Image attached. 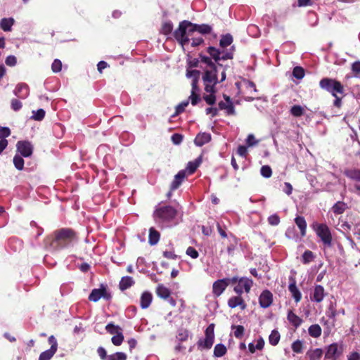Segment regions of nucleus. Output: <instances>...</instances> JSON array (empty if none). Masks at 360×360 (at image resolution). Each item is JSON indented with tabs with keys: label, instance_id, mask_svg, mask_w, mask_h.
Instances as JSON below:
<instances>
[{
	"label": "nucleus",
	"instance_id": "obj_1",
	"mask_svg": "<svg viewBox=\"0 0 360 360\" xmlns=\"http://www.w3.org/2000/svg\"><path fill=\"white\" fill-rule=\"evenodd\" d=\"M77 240V233L73 229L62 228L52 233L50 245L55 250H61L71 246Z\"/></svg>",
	"mask_w": 360,
	"mask_h": 360
},
{
	"label": "nucleus",
	"instance_id": "obj_2",
	"mask_svg": "<svg viewBox=\"0 0 360 360\" xmlns=\"http://www.w3.org/2000/svg\"><path fill=\"white\" fill-rule=\"evenodd\" d=\"M196 31L197 24H179V28L174 32V37L184 46L188 43L189 37Z\"/></svg>",
	"mask_w": 360,
	"mask_h": 360
},
{
	"label": "nucleus",
	"instance_id": "obj_3",
	"mask_svg": "<svg viewBox=\"0 0 360 360\" xmlns=\"http://www.w3.org/2000/svg\"><path fill=\"white\" fill-rule=\"evenodd\" d=\"M176 210L172 206L156 207L153 213L155 221L158 224H165L172 221L176 216Z\"/></svg>",
	"mask_w": 360,
	"mask_h": 360
},
{
	"label": "nucleus",
	"instance_id": "obj_4",
	"mask_svg": "<svg viewBox=\"0 0 360 360\" xmlns=\"http://www.w3.org/2000/svg\"><path fill=\"white\" fill-rule=\"evenodd\" d=\"M217 67L212 66L211 69L205 71L202 81L205 85V91L207 93H215V86L218 83Z\"/></svg>",
	"mask_w": 360,
	"mask_h": 360
},
{
	"label": "nucleus",
	"instance_id": "obj_5",
	"mask_svg": "<svg viewBox=\"0 0 360 360\" xmlns=\"http://www.w3.org/2000/svg\"><path fill=\"white\" fill-rule=\"evenodd\" d=\"M320 87L332 94L333 96H336V94H344V86L342 84L331 78H323L319 82Z\"/></svg>",
	"mask_w": 360,
	"mask_h": 360
},
{
	"label": "nucleus",
	"instance_id": "obj_6",
	"mask_svg": "<svg viewBox=\"0 0 360 360\" xmlns=\"http://www.w3.org/2000/svg\"><path fill=\"white\" fill-rule=\"evenodd\" d=\"M313 226L325 247H331L332 235L328 226L325 224H315Z\"/></svg>",
	"mask_w": 360,
	"mask_h": 360
},
{
	"label": "nucleus",
	"instance_id": "obj_7",
	"mask_svg": "<svg viewBox=\"0 0 360 360\" xmlns=\"http://www.w3.org/2000/svg\"><path fill=\"white\" fill-rule=\"evenodd\" d=\"M214 324L211 323L208 326L205 331V338L204 340H199L198 345L202 349H210L214 343Z\"/></svg>",
	"mask_w": 360,
	"mask_h": 360
},
{
	"label": "nucleus",
	"instance_id": "obj_8",
	"mask_svg": "<svg viewBox=\"0 0 360 360\" xmlns=\"http://www.w3.org/2000/svg\"><path fill=\"white\" fill-rule=\"evenodd\" d=\"M101 297L106 300H110L112 297L111 294L107 291L106 287L101 284L100 288H94L89 295V300L92 302H97Z\"/></svg>",
	"mask_w": 360,
	"mask_h": 360
},
{
	"label": "nucleus",
	"instance_id": "obj_9",
	"mask_svg": "<svg viewBox=\"0 0 360 360\" xmlns=\"http://www.w3.org/2000/svg\"><path fill=\"white\" fill-rule=\"evenodd\" d=\"M252 280L248 278L242 277L238 280L237 285L234 287V291L239 295H240L243 293V290L246 292H249L251 289V287L252 286Z\"/></svg>",
	"mask_w": 360,
	"mask_h": 360
},
{
	"label": "nucleus",
	"instance_id": "obj_10",
	"mask_svg": "<svg viewBox=\"0 0 360 360\" xmlns=\"http://www.w3.org/2000/svg\"><path fill=\"white\" fill-rule=\"evenodd\" d=\"M17 151L25 158L32 155L33 153V146L27 141H20L16 144Z\"/></svg>",
	"mask_w": 360,
	"mask_h": 360
},
{
	"label": "nucleus",
	"instance_id": "obj_11",
	"mask_svg": "<svg viewBox=\"0 0 360 360\" xmlns=\"http://www.w3.org/2000/svg\"><path fill=\"white\" fill-rule=\"evenodd\" d=\"M342 353V347L339 346L337 343H333L327 347L325 357L332 360H337Z\"/></svg>",
	"mask_w": 360,
	"mask_h": 360
},
{
	"label": "nucleus",
	"instance_id": "obj_12",
	"mask_svg": "<svg viewBox=\"0 0 360 360\" xmlns=\"http://www.w3.org/2000/svg\"><path fill=\"white\" fill-rule=\"evenodd\" d=\"M225 101H220L219 103V108L220 110H225L228 115H234L236 114L235 108L231 98L226 94H224Z\"/></svg>",
	"mask_w": 360,
	"mask_h": 360
},
{
	"label": "nucleus",
	"instance_id": "obj_13",
	"mask_svg": "<svg viewBox=\"0 0 360 360\" xmlns=\"http://www.w3.org/2000/svg\"><path fill=\"white\" fill-rule=\"evenodd\" d=\"M272 302H273L272 293L268 290H264L261 293V295L259 297V302L260 307L262 308H267L272 304Z\"/></svg>",
	"mask_w": 360,
	"mask_h": 360
},
{
	"label": "nucleus",
	"instance_id": "obj_14",
	"mask_svg": "<svg viewBox=\"0 0 360 360\" xmlns=\"http://www.w3.org/2000/svg\"><path fill=\"white\" fill-rule=\"evenodd\" d=\"M228 279H219L216 281L212 285V292L216 296H219L228 286Z\"/></svg>",
	"mask_w": 360,
	"mask_h": 360
},
{
	"label": "nucleus",
	"instance_id": "obj_15",
	"mask_svg": "<svg viewBox=\"0 0 360 360\" xmlns=\"http://www.w3.org/2000/svg\"><path fill=\"white\" fill-rule=\"evenodd\" d=\"M289 280L290 283L288 286V290L295 301L298 302L302 298V294L296 285L295 279L293 277H290Z\"/></svg>",
	"mask_w": 360,
	"mask_h": 360
},
{
	"label": "nucleus",
	"instance_id": "obj_16",
	"mask_svg": "<svg viewBox=\"0 0 360 360\" xmlns=\"http://www.w3.org/2000/svg\"><path fill=\"white\" fill-rule=\"evenodd\" d=\"M326 295L324 288L321 285H316L313 293L311 295V300L316 302H321Z\"/></svg>",
	"mask_w": 360,
	"mask_h": 360
},
{
	"label": "nucleus",
	"instance_id": "obj_17",
	"mask_svg": "<svg viewBox=\"0 0 360 360\" xmlns=\"http://www.w3.org/2000/svg\"><path fill=\"white\" fill-rule=\"evenodd\" d=\"M14 94L20 98H25L29 95V87L26 84H18L15 90Z\"/></svg>",
	"mask_w": 360,
	"mask_h": 360
},
{
	"label": "nucleus",
	"instance_id": "obj_18",
	"mask_svg": "<svg viewBox=\"0 0 360 360\" xmlns=\"http://www.w3.org/2000/svg\"><path fill=\"white\" fill-rule=\"evenodd\" d=\"M228 305L231 308H236L240 307L241 309L246 308V304L243 299L238 295V296L232 297L228 301Z\"/></svg>",
	"mask_w": 360,
	"mask_h": 360
},
{
	"label": "nucleus",
	"instance_id": "obj_19",
	"mask_svg": "<svg viewBox=\"0 0 360 360\" xmlns=\"http://www.w3.org/2000/svg\"><path fill=\"white\" fill-rule=\"evenodd\" d=\"M186 170L179 171L175 176L173 181L171 184L170 189L176 190L181 185L183 180L185 179Z\"/></svg>",
	"mask_w": 360,
	"mask_h": 360
},
{
	"label": "nucleus",
	"instance_id": "obj_20",
	"mask_svg": "<svg viewBox=\"0 0 360 360\" xmlns=\"http://www.w3.org/2000/svg\"><path fill=\"white\" fill-rule=\"evenodd\" d=\"M211 140V135L209 133H199L195 140L194 143L198 146H202L208 143Z\"/></svg>",
	"mask_w": 360,
	"mask_h": 360
},
{
	"label": "nucleus",
	"instance_id": "obj_21",
	"mask_svg": "<svg viewBox=\"0 0 360 360\" xmlns=\"http://www.w3.org/2000/svg\"><path fill=\"white\" fill-rule=\"evenodd\" d=\"M323 354V350L319 348L309 349L306 353V357H307L309 360H321Z\"/></svg>",
	"mask_w": 360,
	"mask_h": 360
},
{
	"label": "nucleus",
	"instance_id": "obj_22",
	"mask_svg": "<svg viewBox=\"0 0 360 360\" xmlns=\"http://www.w3.org/2000/svg\"><path fill=\"white\" fill-rule=\"evenodd\" d=\"M153 300V295L149 292H144L141 296L140 305L142 309H147Z\"/></svg>",
	"mask_w": 360,
	"mask_h": 360
},
{
	"label": "nucleus",
	"instance_id": "obj_23",
	"mask_svg": "<svg viewBox=\"0 0 360 360\" xmlns=\"http://www.w3.org/2000/svg\"><path fill=\"white\" fill-rule=\"evenodd\" d=\"M134 284V281L131 276H124L122 278L119 287L121 290H125Z\"/></svg>",
	"mask_w": 360,
	"mask_h": 360
},
{
	"label": "nucleus",
	"instance_id": "obj_24",
	"mask_svg": "<svg viewBox=\"0 0 360 360\" xmlns=\"http://www.w3.org/2000/svg\"><path fill=\"white\" fill-rule=\"evenodd\" d=\"M295 222L300 230L301 236H304L306 235L307 230V222L304 218L303 217L298 216L295 219Z\"/></svg>",
	"mask_w": 360,
	"mask_h": 360
},
{
	"label": "nucleus",
	"instance_id": "obj_25",
	"mask_svg": "<svg viewBox=\"0 0 360 360\" xmlns=\"http://www.w3.org/2000/svg\"><path fill=\"white\" fill-rule=\"evenodd\" d=\"M202 162V158L200 156L196 158L194 161H191L188 163L187 167L186 168V172L188 171L189 174H191L195 172L197 168Z\"/></svg>",
	"mask_w": 360,
	"mask_h": 360
},
{
	"label": "nucleus",
	"instance_id": "obj_26",
	"mask_svg": "<svg viewBox=\"0 0 360 360\" xmlns=\"http://www.w3.org/2000/svg\"><path fill=\"white\" fill-rule=\"evenodd\" d=\"M264 347V340L262 338H259L257 344L255 345L253 342H250L248 345V349L250 353L253 354L255 352L256 349L262 350Z\"/></svg>",
	"mask_w": 360,
	"mask_h": 360
},
{
	"label": "nucleus",
	"instance_id": "obj_27",
	"mask_svg": "<svg viewBox=\"0 0 360 360\" xmlns=\"http://www.w3.org/2000/svg\"><path fill=\"white\" fill-rule=\"evenodd\" d=\"M160 240V233L154 228H150L149 230L148 243L151 245H155Z\"/></svg>",
	"mask_w": 360,
	"mask_h": 360
},
{
	"label": "nucleus",
	"instance_id": "obj_28",
	"mask_svg": "<svg viewBox=\"0 0 360 360\" xmlns=\"http://www.w3.org/2000/svg\"><path fill=\"white\" fill-rule=\"evenodd\" d=\"M157 295L163 299H168L170 297V290L163 285H159L156 290Z\"/></svg>",
	"mask_w": 360,
	"mask_h": 360
},
{
	"label": "nucleus",
	"instance_id": "obj_29",
	"mask_svg": "<svg viewBox=\"0 0 360 360\" xmlns=\"http://www.w3.org/2000/svg\"><path fill=\"white\" fill-rule=\"evenodd\" d=\"M288 320L295 328H297L302 322V319L294 314L292 311H289L288 314Z\"/></svg>",
	"mask_w": 360,
	"mask_h": 360
},
{
	"label": "nucleus",
	"instance_id": "obj_30",
	"mask_svg": "<svg viewBox=\"0 0 360 360\" xmlns=\"http://www.w3.org/2000/svg\"><path fill=\"white\" fill-rule=\"evenodd\" d=\"M227 349L226 346L221 343L217 344L214 348V356L221 357L226 354Z\"/></svg>",
	"mask_w": 360,
	"mask_h": 360
},
{
	"label": "nucleus",
	"instance_id": "obj_31",
	"mask_svg": "<svg viewBox=\"0 0 360 360\" xmlns=\"http://www.w3.org/2000/svg\"><path fill=\"white\" fill-rule=\"evenodd\" d=\"M347 208V205L346 203L338 201L333 206L332 210L335 214H340L343 213Z\"/></svg>",
	"mask_w": 360,
	"mask_h": 360
},
{
	"label": "nucleus",
	"instance_id": "obj_32",
	"mask_svg": "<svg viewBox=\"0 0 360 360\" xmlns=\"http://www.w3.org/2000/svg\"><path fill=\"white\" fill-rule=\"evenodd\" d=\"M280 338L279 332L277 330H273L269 336V342L271 345L276 346L278 344Z\"/></svg>",
	"mask_w": 360,
	"mask_h": 360
},
{
	"label": "nucleus",
	"instance_id": "obj_33",
	"mask_svg": "<svg viewBox=\"0 0 360 360\" xmlns=\"http://www.w3.org/2000/svg\"><path fill=\"white\" fill-rule=\"evenodd\" d=\"M233 42V37L230 34H223L221 35V39L219 41V45L222 48H225L229 45H231Z\"/></svg>",
	"mask_w": 360,
	"mask_h": 360
},
{
	"label": "nucleus",
	"instance_id": "obj_34",
	"mask_svg": "<svg viewBox=\"0 0 360 360\" xmlns=\"http://www.w3.org/2000/svg\"><path fill=\"white\" fill-rule=\"evenodd\" d=\"M308 332L311 337L318 338L321 335V328L318 324H314L309 328Z\"/></svg>",
	"mask_w": 360,
	"mask_h": 360
},
{
	"label": "nucleus",
	"instance_id": "obj_35",
	"mask_svg": "<svg viewBox=\"0 0 360 360\" xmlns=\"http://www.w3.org/2000/svg\"><path fill=\"white\" fill-rule=\"evenodd\" d=\"M345 175L353 180L360 181V169H349L345 172Z\"/></svg>",
	"mask_w": 360,
	"mask_h": 360
},
{
	"label": "nucleus",
	"instance_id": "obj_36",
	"mask_svg": "<svg viewBox=\"0 0 360 360\" xmlns=\"http://www.w3.org/2000/svg\"><path fill=\"white\" fill-rule=\"evenodd\" d=\"M207 52L216 62L220 60V55L221 54V52L219 49L213 46H210L207 48Z\"/></svg>",
	"mask_w": 360,
	"mask_h": 360
},
{
	"label": "nucleus",
	"instance_id": "obj_37",
	"mask_svg": "<svg viewBox=\"0 0 360 360\" xmlns=\"http://www.w3.org/2000/svg\"><path fill=\"white\" fill-rule=\"evenodd\" d=\"M13 164L15 167L18 170H22L24 168V160L20 155L16 154L13 158Z\"/></svg>",
	"mask_w": 360,
	"mask_h": 360
},
{
	"label": "nucleus",
	"instance_id": "obj_38",
	"mask_svg": "<svg viewBox=\"0 0 360 360\" xmlns=\"http://www.w3.org/2000/svg\"><path fill=\"white\" fill-rule=\"evenodd\" d=\"M314 259V253L310 250H306L302 255V261L304 264H309Z\"/></svg>",
	"mask_w": 360,
	"mask_h": 360
},
{
	"label": "nucleus",
	"instance_id": "obj_39",
	"mask_svg": "<svg viewBox=\"0 0 360 360\" xmlns=\"http://www.w3.org/2000/svg\"><path fill=\"white\" fill-rule=\"evenodd\" d=\"M124 340V335L122 331H119L117 335H115L111 338L112 343L115 346H120L122 345Z\"/></svg>",
	"mask_w": 360,
	"mask_h": 360
},
{
	"label": "nucleus",
	"instance_id": "obj_40",
	"mask_svg": "<svg viewBox=\"0 0 360 360\" xmlns=\"http://www.w3.org/2000/svg\"><path fill=\"white\" fill-rule=\"evenodd\" d=\"M105 330L110 334L117 335L119 331L122 332V329L119 326H115L112 323H109L105 326Z\"/></svg>",
	"mask_w": 360,
	"mask_h": 360
},
{
	"label": "nucleus",
	"instance_id": "obj_41",
	"mask_svg": "<svg viewBox=\"0 0 360 360\" xmlns=\"http://www.w3.org/2000/svg\"><path fill=\"white\" fill-rule=\"evenodd\" d=\"M56 352L49 349L41 353L39 360H49L55 354Z\"/></svg>",
	"mask_w": 360,
	"mask_h": 360
},
{
	"label": "nucleus",
	"instance_id": "obj_42",
	"mask_svg": "<svg viewBox=\"0 0 360 360\" xmlns=\"http://www.w3.org/2000/svg\"><path fill=\"white\" fill-rule=\"evenodd\" d=\"M189 335V332L186 329H179L176 335V339L180 342L186 341Z\"/></svg>",
	"mask_w": 360,
	"mask_h": 360
},
{
	"label": "nucleus",
	"instance_id": "obj_43",
	"mask_svg": "<svg viewBox=\"0 0 360 360\" xmlns=\"http://www.w3.org/2000/svg\"><path fill=\"white\" fill-rule=\"evenodd\" d=\"M290 113L295 117H300L304 114V108L298 105H293L290 109Z\"/></svg>",
	"mask_w": 360,
	"mask_h": 360
},
{
	"label": "nucleus",
	"instance_id": "obj_44",
	"mask_svg": "<svg viewBox=\"0 0 360 360\" xmlns=\"http://www.w3.org/2000/svg\"><path fill=\"white\" fill-rule=\"evenodd\" d=\"M292 75L298 79H301L304 77V70L300 66H296L292 71Z\"/></svg>",
	"mask_w": 360,
	"mask_h": 360
},
{
	"label": "nucleus",
	"instance_id": "obj_45",
	"mask_svg": "<svg viewBox=\"0 0 360 360\" xmlns=\"http://www.w3.org/2000/svg\"><path fill=\"white\" fill-rule=\"evenodd\" d=\"M292 349L295 353H302L303 350V342L301 340H296L292 344Z\"/></svg>",
	"mask_w": 360,
	"mask_h": 360
},
{
	"label": "nucleus",
	"instance_id": "obj_46",
	"mask_svg": "<svg viewBox=\"0 0 360 360\" xmlns=\"http://www.w3.org/2000/svg\"><path fill=\"white\" fill-rule=\"evenodd\" d=\"M212 27L207 25V24H202V25H198L197 24V32L205 34H208L211 32Z\"/></svg>",
	"mask_w": 360,
	"mask_h": 360
},
{
	"label": "nucleus",
	"instance_id": "obj_47",
	"mask_svg": "<svg viewBox=\"0 0 360 360\" xmlns=\"http://www.w3.org/2000/svg\"><path fill=\"white\" fill-rule=\"evenodd\" d=\"M32 113L33 115L31 118L37 121L42 120L45 116V111L43 109H39L37 111H33Z\"/></svg>",
	"mask_w": 360,
	"mask_h": 360
},
{
	"label": "nucleus",
	"instance_id": "obj_48",
	"mask_svg": "<svg viewBox=\"0 0 360 360\" xmlns=\"http://www.w3.org/2000/svg\"><path fill=\"white\" fill-rule=\"evenodd\" d=\"M127 355L124 352H116L108 356V360H126Z\"/></svg>",
	"mask_w": 360,
	"mask_h": 360
},
{
	"label": "nucleus",
	"instance_id": "obj_49",
	"mask_svg": "<svg viewBox=\"0 0 360 360\" xmlns=\"http://www.w3.org/2000/svg\"><path fill=\"white\" fill-rule=\"evenodd\" d=\"M261 174L265 178H269L272 174V170L269 165H264L261 167Z\"/></svg>",
	"mask_w": 360,
	"mask_h": 360
},
{
	"label": "nucleus",
	"instance_id": "obj_50",
	"mask_svg": "<svg viewBox=\"0 0 360 360\" xmlns=\"http://www.w3.org/2000/svg\"><path fill=\"white\" fill-rule=\"evenodd\" d=\"M233 328H235L234 335L236 338H240L243 337L244 334V327L243 326H233Z\"/></svg>",
	"mask_w": 360,
	"mask_h": 360
},
{
	"label": "nucleus",
	"instance_id": "obj_51",
	"mask_svg": "<svg viewBox=\"0 0 360 360\" xmlns=\"http://www.w3.org/2000/svg\"><path fill=\"white\" fill-rule=\"evenodd\" d=\"M268 222L271 226H277L280 223V217L276 214H272L268 217Z\"/></svg>",
	"mask_w": 360,
	"mask_h": 360
},
{
	"label": "nucleus",
	"instance_id": "obj_52",
	"mask_svg": "<svg viewBox=\"0 0 360 360\" xmlns=\"http://www.w3.org/2000/svg\"><path fill=\"white\" fill-rule=\"evenodd\" d=\"M62 63L60 60L56 59L52 63L51 69L54 72H58L61 70Z\"/></svg>",
	"mask_w": 360,
	"mask_h": 360
},
{
	"label": "nucleus",
	"instance_id": "obj_53",
	"mask_svg": "<svg viewBox=\"0 0 360 360\" xmlns=\"http://www.w3.org/2000/svg\"><path fill=\"white\" fill-rule=\"evenodd\" d=\"M215 93H210V95H205L203 99L206 101L208 105H213L216 101Z\"/></svg>",
	"mask_w": 360,
	"mask_h": 360
},
{
	"label": "nucleus",
	"instance_id": "obj_54",
	"mask_svg": "<svg viewBox=\"0 0 360 360\" xmlns=\"http://www.w3.org/2000/svg\"><path fill=\"white\" fill-rule=\"evenodd\" d=\"M11 134V130L8 127H0V139H6V137L9 136Z\"/></svg>",
	"mask_w": 360,
	"mask_h": 360
},
{
	"label": "nucleus",
	"instance_id": "obj_55",
	"mask_svg": "<svg viewBox=\"0 0 360 360\" xmlns=\"http://www.w3.org/2000/svg\"><path fill=\"white\" fill-rule=\"evenodd\" d=\"M188 103H189V101L187 100V101H184L181 102L180 104H179L176 107V114L178 115V114H180L182 112H184L185 108L186 106H188Z\"/></svg>",
	"mask_w": 360,
	"mask_h": 360
},
{
	"label": "nucleus",
	"instance_id": "obj_56",
	"mask_svg": "<svg viewBox=\"0 0 360 360\" xmlns=\"http://www.w3.org/2000/svg\"><path fill=\"white\" fill-rule=\"evenodd\" d=\"M11 108L14 110V111H18L19 110L22 105V103L18 101V99H12L11 101Z\"/></svg>",
	"mask_w": 360,
	"mask_h": 360
},
{
	"label": "nucleus",
	"instance_id": "obj_57",
	"mask_svg": "<svg viewBox=\"0 0 360 360\" xmlns=\"http://www.w3.org/2000/svg\"><path fill=\"white\" fill-rule=\"evenodd\" d=\"M186 255L190 256L193 259H196L199 256L198 251L193 247H188L187 248Z\"/></svg>",
	"mask_w": 360,
	"mask_h": 360
},
{
	"label": "nucleus",
	"instance_id": "obj_58",
	"mask_svg": "<svg viewBox=\"0 0 360 360\" xmlns=\"http://www.w3.org/2000/svg\"><path fill=\"white\" fill-rule=\"evenodd\" d=\"M246 143L248 146L251 147L257 145L258 143V141L255 139L253 134H249L246 139Z\"/></svg>",
	"mask_w": 360,
	"mask_h": 360
},
{
	"label": "nucleus",
	"instance_id": "obj_59",
	"mask_svg": "<svg viewBox=\"0 0 360 360\" xmlns=\"http://www.w3.org/2000/svg\"><path fill=\"white\" fill-rule=\"evenodd\" d=\"M188 100H191V104L193 105H195L200 101V97L197 93L191 92Z\"/></svg>",
	"mask_w": 360,
	"mask_h": 360
},
{
	"label": "nucleus",
	"instance_id": "obj_60",
	"mask_svg": "<svg viewBox=\"0 0 360 360\" xmlns=\"http://www.w3.org/2000/svg\"><path fill=\"white\" fill-rule=\"evenodd\" d=\"M5 63L8 66H14L17 63V59L14 56H8Z\"/></svg>",
	"mask_w": 360,
	"mask_h": 360
},
{
	"label": "nucleus",
	"instance_id": "obj_61",
	"mask_svg": "<svg viewBox=\"0 0 360 360\" xmlns=\"http://www.w3.org/2000/svg\"><path fill=\"white\" fill-rule=\"evenodd\" d=\"M161 31L165 35L170 34L172 31V24H163Z\"/></svg>",
	"mask_w": 360,
	"mask_h": 360
},
{
	"label": "nucleus",
	"instance_id": "obj_62",
	"mask_svg": "<svg viewBox=\"0 0 360 360\" xmlns=\"http://www.w3.org/2000/svg\"><path fill=\"white\" fill-rule=\"evenodd\" d=\"M49 342L51 345L50 349L56 352L57 348H58V343H57L56 339L55 338V337L53 335H51L49 338Z\"/></svg>",
	"mask_w": 360,
	"mask_h": 360
},
{
	"label": "nucleus",
	"instance_id": "obj_63",
	"mask_svg": "<svg viewBox=\"0 0 360 360\" xmlns=\"http://www.w3.org/2000/svg\"><path fill=\"white\" fill-rule=\"evenodd\" d=\"M182 140H183V136H182V135L179 134H174L172 136V141L176 145L180 144L181 143Z\"/></svg>",
	"mask_w": 360,
	"mask_h": 360
},
{
	"label": "nucleus",
	"instance_id": "obj_64",
	"mask_svg": "<svg viewBox=\"0 0 360 360\" xmlns=\"http://www.w3.org/2000/svg\"><path fill=\"white\" fill-rule=\"evenodd\" d=\"M352 70L353 72L355 73V75H359L360 74V62L356 61L354 62L352 65Z\"/></svg>",
	"mask_w": 360,
	"mask_h": 360
}]
</instances>
